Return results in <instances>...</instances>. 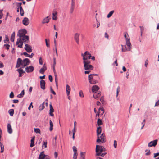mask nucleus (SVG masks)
Here are the masks:
<instances>
[{
    "label": "nucleus",
    "instance_id": "nucleus-45",
    "mask_svg": "<svg viewBox=\"0 0 159 159\" xmlns=\"http://www.w3.org/2000/svg\"><path fill=\"white\" fill-rule=\"evenodd\" d=\"M0 146L1 147V152H2V153L3 152H4V145H3V144L2 143V144H1L0 145Z\"/></svg>",
    "mask_w": 159,
    "mask_h": 159
},
{
    "label": "nucleus",
    "instance_id": "nucleus-17",
    "mask_svg": "<svg viewBox=\"0 0 159 159\" xmlns=\"http://www.w3.org/2000/svg\"><path fill=\"white\" fill-rule=\"evenodd\" d=\"M99 88V87L98 86L96 85H94L92 88V92L95 93L98 90Z\"/></svg>",
    "mask_w": 159,
    "mask_h": 159
},
{
    "label": "nucleus",
    "instance_id": "nucleus-55",
    "mask_svg": "<svg viewBox=\"0 0 159 159\" xmlns=\"http://www.w3.org/2000/svg\"><path fill=\"white\" fill-rule=\"evenodd\" d=\"M4 47H5L8 50L10 47V45L9 44H4Z\"/></svg>",
    "mask_w": 159,
    "mask_h": 159
},
{
    "label": "nucleus",
    "instance_id": "nucleus-8",
    "mask_svg": "<svg viewBox=\"0 0 159 159\" xmlns=\"http://www.w3.org/2000/svg\"><path fill=\"white\" fill-rule=\"evenodd\" d=\"M23 62V60H22L20 58H18L17 62L16 65V68H19L20 66L22 65V62Z\"/></svg>",
    "mask_w": 159,
    "mask_h": 159
},
{
    "label": "nucleus",
    "instance_id": "nucleus-60",
    "mask_svg": "<svg viewBox=\"0 0 159 159\" xmlns=\"http://www.w3.org/2000/svg\"><path fill=\"white\" fill-rule=\"evenodd\" d=\"M75 0H71V6L75 7Z\"/></svg>",
    "mask_w": 159,
    "mask_h": 159
},
{
    "label": "nucleus",
    "instance_id": "nucleus-18",
    "mask_svg": "<svg viewBox=\"0 0 159 159\" xmlns=\"http://www.w3.org/2000/svg\"><path fill=\"white\" fill-rule=\"evenodd\" d=\"M50 112H49V115L52 116H54V114H53V112L54 111V110L53 107L52 106L51 104L50 105Z\"/></svg>",
    "mask_w": 159,
    "mask_h": 159
},
{
    "label": "nucleus",
    "instance_id": "nucleus-53",
    "mask_svg": "<svg viewBox=\"0 0 159 159\" xmlns=\"http://www.w3.org/2000/svg\"><path fill=\"white\" fill-rule=\"evenodd\" d=\"M78 154L77 153H74L73 155V159H77Z\"/></svg>",
    "mask_w": 159,
    "mask_h": 159
},
{
    "label": "nucleus",
    "instance_id": "nucleus-29",
    "mask_svg": "<svg viewBox=\"0 0 159 159\" xmlns=\"http://www.w3.org/2000/svg\"><path fill=\"white\" fill-rule=\"evenodd\" d=\"M34 138H35V136H34L33 138H32L31 140V143H30V146L31 147H33L34 145Z\"/></svg>",
    "mask_w": 159,
    "mask_h": 159
},
{
    "label": "nucleus",
    "instance_id": "nucleus-33",
    "mask_svg": "<svg viewBox=\"0 0 159 159\" xmlns=\"http://www.w3.org/2000/svg\"><path fill=\"white\" fill-rule=\"evenodd\" d=\"M4 43H9V39L7 35H6L5 39L4 40Z\"/></svg>",
    "mask_w": 159,
    "mask_h": 159
},
{
    "label": "nucleus",
    "instance_id": "nucleus-61",
    "mask_svg": "<svg viewBox=\"0 0 159 159\" xmlns=\"http://www.w3.org/2000/svg\"><path fill=\"white\" fill-rule=\"evenodd\" d=\"M117 145V142L116 140L114 141V146L115 148H116Z\"/></svg>",
    "mask_w": 159,
    "mask_h": 159
},
{
    "label": "nucleus",
    "instance_id": "nucleus-27",
    "mask_svg": "<svg viewBox=\"0 0 159 159\" xmlns=\"http://www.w3.org/2000/svg\"><path fill=\"white\" fill-rule=\"evenodd\" d=\"M45 108L44 107V102L43 103L41 104L39 107V109L40 111H41L43 110Z\"/></svg>",
    "mask_w": 159,
    "mask_h": 159
},
{
    "label": "nucleus",
    "instance_id": "nucleus-52",
    "mask_svg": "<svg viewBox=\"0 0 159 159\" xmlns=\"http://www.w3.org/2000/svg\"><path fill=\"white\" fill-rule=\"evenodd\" d=\"M50 91L53 94L55 95L56 94V93L53 90V89H52V87H50Z\"/></svg>",
    "mask_w": 159,
    "mask_h": 159
},
{
    "label": "nucleus",
    "instance_id": "nucleus-59",
    "mask_svg": "<svg viewBox=\"0 0 159 159\" xmlns=\"http://www.w3.org/2000/svg\"><path fill=\"white\" fill-rule=\"evenodd\" d=\"M148 63V59H147L145 61V66L146 67H147V65Z\"/></svg>",
    "mask_w": 159,
    "mask_h": 159
},
{
    "label": "nucleus",
    "instance_id": "nucleus-37",
    "mask_svg": "<svg viewBox=\"0 0 159 159\" xmlns=\"http://www.w3.org/2000/svg\"><path fill=\"white\" fill-rule=\"evenodd\" d=\"M89 82L90 84H94L97 83V81L95 79H92L90 81V82Z\"/></svg>",
    "mask_w": 159,
    "mask_h": 159
},
{
    "label": "nucleus",
    "instance_id": "nucleus-41",
    "mask_svg": "<svg viewBox=\"0 0 159 159\" xmlns=\"http://www.w3.org/2000/svg\"><path fill=\"white\" fill-rule=\"evenodd\" d=\"M93 74H90L88 76V80L90 82V81L92 79H93V75H94Z\"/></svg>",
    "mask_w": 159,
    "mask_h": 159
},
{
    "label": "nucleus",
    "instance_id": "nucleus-36",
    "mask_svg": "<svg viewBox=\"0 0 159 159\" xmlns=\"http://www.w3.org/2000/svg\"><path fill=\"white\" fill-rule=\"evenodd\" d=\"M8 112L11 116H12L14 113V110L13 109H10L9 110Z\"/></svg>",
    "mask_w": 159,
    "mask_h": 159
},
{
    "label": "nucleus",
    "instance_id": "nucleus-57",
    "mask_svg": "<svg viewBox=\"0 0 159 159\" xmlns=\"http://www.w3.org/2000/svg\"><path fill=\"white\" fill-rule=\"evenodd\" d=\"M48 78L50 82H52L53 81V78L52 76L51 75H49Z\"/></svg>",
    "mask_w": 159,
    "mask_h": 159
},
{
    "label": "nucleus",
    "instance_id": "nucleus-6",
    "mask_svg": "<svg viewBox=\"0 0 159 159\" xmlns=\"http://www.w3.org/2000/svg\"><path fill=\"white\" fill-rule=\"evenodd\" d=\"M23 42H22V40L21 38H18L17 41L16 43V44L18 45V47L20 48H23Z\"/></svg>",
    "mask_w": 159,
    "mask_h": 159
},
{
    "label": "nucleus",
    "instance_id": "nucleus-34",
    "mask_svg": "<svg viewBox=\"0 0 159 159\" xmlns=\"http://www.w3.org/2000/svg\"><path fill=\"white\" fill-rule=\"evenodd\" d=\"M115 11L114 10H112L107 15V17L108 18L110 17L113 15Z\"/></svg>",
    "mask_w": 159,
    "mask_h": 159
},
{
    "label": "nucleus",
    "instance_id": "nucleus-42",
    "mask_svg": "<svg viewBox=\"0 0 159 159\" xmlns=\"http://www.w3.org/2000/svg\"><path fill=\"white\" fill-rule=\"evenodd\" d=\"M139 27L141 30V36H142V35L144 31V27L142 26H140Z\"/></svg>",
    "mask_w": 159,
    "mask_h": 159
},
{
    "label": "nucleus",
    "instance_id": "nucleus-48",
    "mask_svg": "<svg viewBox=\"0 0 159 159\" xmlns=\"http://www.w3.org/2000/svg\"><path fill=\"white\" fill-rule=\"evenodd\" d=\"M73 149L74 151V153L77 152V150L75 146H74L73 147Z\"/></svg>",
    "mask_w": 159,
    "mask_h": 159
},
{
    "label": "nucleus",
    "instance_id": "nucleus-49",
    "mask_svg": "<svg viewBox=\"0 0 159 159\" xmlns=\"http://www.w3.org/2000/svg\"><path fill=\"white\" fill-rule=\"evenodd\" d=\"M121 46L122 47V49H121L122 52H126V51H128V50H127V48H126V47L125 46V48H126L125 49H124L123 48V45H121Z\"/></svg>",
    "mask_w": 159,
    "mask_h": 159
},
{
    "label": "nucleus",
    "instance_id": "nucleus-23",
    "mask_svg": "<svg viewBox=\"0 0 159 159\" xmlns=\"http://www.w3.org/2000/svg\"><path fill=\"white\" fill-rule=\"evenodd\" d=\"M49 16H47L45 18H44L42 21V23L45 24L46 23H48L49 22V19H48Z\"/></svg>",
    "mask_w": 159,
    "mask_h": 159
},
{
    "label": "nucleus",
    "instance_id": "nucleus-51",
    "mask_svg": "<svg viewBox=\"0 0 159 159\" xmlns=\"http://www.w3.org/2000/svg\"><path fill=\"white\" fill-rule=\"evenodd\" d=\"M21 55H24L26 57H28L29 56V54H28L26 52H24L23 53H22L21 54Z\"/></svg>",
    "mask_w": 159,
    "mask_h": 159
},
{
    "label": "nucleus",
    "instance_id": "nucleus-38",
    "mask_svg": "<svg viewBox=\"0 0 159 159\" xmlns=\"http://www.w3.org/2000/svg\"><path fill=\"white\" fill-rule=\"evenodd\" d=\"M43 144L42 145V148H44L47 147V141H43Z\"/></svg>",
    "mask_w": 159,
    "mask_h": 159
},
{
    "label": "nucleus",
    "instance_id": "nucleus-14",
    "mask_svg": "<svg viewBox=\"0 0 159 159\" xmlns=\"http://www.w3.org/2000/svg\"><path fill=\"white\" fill-rule=\"evenodd\" d=\"M22 23L25 25H28L29 23L28 19L27 17H25L22 21Z\"/></svg>",
    "mask_w": 159,
    "mask_h": 159
},
{
    "label": "nucleus",
    "instance_id": "nucleus-25",
    "mask_svg": "<svg viewBox=\"0 0 159 159\" xmlns=\"http://www.w3.org/2000/svg\"><path fill=\"white\" fill-rule=\"evenodd\" d=\"M126 44L128 47L127 48V50L128 51H130L131 50V44L130 43V41H129L128 42H126Z\"/></svg>",
    "mask_w": 159,
    "mask_h": 159
},
{
    "label": "nucleus",
    "instance_id": "nucleus-5",
    "mask_svg": "<svg viewBox=\"0 0 159 159\" xmlns=\"http://www.w3.org/2000/svg\"><path fill=\"white\" fill-rule=\"evenodd\" d=\"M27 31L25 29L20 30L18 32L17 36H19V38H21L22 37H24L26 35Z\"/></svg>",
    "mask_w": 159,
    "mask_h": 159
},
{
    "label": "nucleus",
    "instance_id": "nucleus-13",
    "mask_svg": "<svg viewBox=\"0 0 159 159\" xmlns=\"http://www.w3.org/2000/svg\"><path fill=\"white\" fill-rule=\"evenodd\" d=\"M21 39L22 40V42L25 43H28L29 41V36L26 35L24 37H22Z\"/></svg>",
    "mask_w": 159,
    "mask_h": 159
},
{
    "label": "nucleus",
    "instance_id": "nucleus-2",
    "mask_svg": "<svg viewBox=\"0 0 159 159\" xmlns=\"http://www.w3.org/2000/svg\"><path fill=\"white\" fill-rule=\"evenodd\" d=\"M106 151V149L104 147L98 145H97L96 146V156H100L101 153L103 151Z\"/></svg>",
    "mask_w": 159,
    "mask_h": 159
},
{
    "label": "nucleus",
    "instance_id": "nucleus-50",
    "mask_svg": "<svg viewBox=\"0 0 159 159\" xmlns=\"http://www.w3.org/2000/svg\"><path fill=\"white\" fill-rule=\"evenodd\" d=\"M74 8H75V7H74V6H71V8H70V13H73V12L74 11Z\"/></svg>",
    "mask_w": 159,
    "mask_h": 159
},
{
    "label": "nucleus",
    "instance_id": "nucleus-44",
    "mask_svg": "<svg viewBox=\"0 0 159 159\" xmlns=\"http://www.w3.org/2000/svg\"><path fill=\"white\" fill-rule=\"evenodd\" d=\"M34 132L36 133H40V130L39 128H34Z\"/></svg>",
    "mask_w": 159,
    "mask_h": 159
},
{
    "label": "nucleus",
    "instance_id": "nucleus-40",
    "mask_svg": "<svg viewBox=\"0 0 159 159\" xmlns=\"http://www.w3.org/2000/svg\"><path fill=\"white\" fill-rule=\"evenodd\" d=\"M17 6L18 7V8H22L21 6L22 3L21 2H17L16 3Z\"/></svg>",
    "mask_w": 159,
    "mask_h": 159
},
{
    "label": "nucleus",
    "instance_id": "nucleus-31",
    "mask_svg": "<svg viewBox=\"0 0 159 159\" xmlns=\"http://www.w3.org/2000/svg\"><path fill=\"white\" fill-rule=\"evenodd\" d=\"M85 152H80V159H85Z\"/></svg>",
    "mask_w": 159,
    "mask_h": 159
},
{
    "label": "nucleus",
    "instance_id": "nucleus-58",
    "mask_svg": "<svg viewBox=\"0 0 159 159\" xmlns=\"http://www.w3.org/2000/svg\"><path fill=\"white\" fill-rule=\"evenodd\" d=\"M39 62L40 65H42L43 63V61L41 57H40L39 59Z\"/></svg>",
    "mask_w": 159,
    "mask_h": 159
},
{
    "label": "nucleus",
    "instance_id": "nucleus-47",
    "mask_svg": "<svg viewBox=\"0 0 159 159\" xmlns=\"http://www.w3.org/2000/svg\"><path fill=\"white\" fill-rule=\"evenodd\" d=\"M3 11V9L0 10V19H1L2 18L3 14L2 13V11Z\"/></svg>",
    "mask_w": 159,
    "mask_h": 159
},
{
    "label": "nucleus",
    "instance_id": "nucleus-24",
    "mask_svg": "<svg viewBox=\"0 0 159 159\" xmlns=\"http://www.w3.org/2000/svg\"><path fill=\"white\" fill-rule=\"evenodd\" d=\"M102 131L101 128L99 126L97 128V136H98L100 135Z\"/></svg>",
    "mask_w": 159,
    "mask_h": 159
},
{
    "label": "nucleus",
    "instance_id": "nucleus-32",
    "mask_svg": "<svg viewBox=\"0 0 159 159\" xmlns=\"http://www.w3.org/2000/svg\"><path fill=\"white\" fill-rule=\"evenodd\" d=\"M49 123L50 125V126L49 128V130L50 131H52L53 130V124L52 121L50 120L49 121Z\"/></svg>",
    "mask_w": 159,
    "mask_h": 159
},
{
    "label": "nucleus",
    "instance_id": "nucleus-62",
    "mask_svg": "<svg viewBox=\"0 0 159 159\" xmlns=\"http://www.w3.org/2000/svg\"><path fill=\"white\" fill-rule=\"evenodd\" d=\"M76 122L75 121L74 122V127L73 130L75 131L76 130Z\"/></svg>",
    "mask_w": 159,
    "mask_h": 159
},
{
    "label": "nucleus",
    "instance_id": "nucleus-4",
    "mask_svg": "<svg viewBox=\"0 0 159 159\" xmlns=\"http://www.w3.org/2000/svg\"><path fill=\"white\" fill-rule=\"evenodd\" d=\"M82 56H83V61H90L89 60L91 57V54L88 51H86L83 54H82Z\"/></svg>",
    "mask_w": 159,
    "mask_h": 159
},
{
    "label": "nucleus",
    "instance_id": "nucleus-9",
    "mask_svg": "<svg viewBox=\"0 0 159 159\" xmlns=\"http://www.w3.org/2000/svg\"><path fill=\"white\" fill-rule=\"evenodd\" d=\"M157 139L150 142L148 144V146L149 147H151L152 146L155 147L157 144Z\"/></svg>",
    "mask_w": 159,
    "mask_h": 159
},
{
    "label": "nucleus",
    "instance_id": "nucleus-12",
    "mask_svg": "<svg viewBox=\"0 0 159 159\" xmlns=\"http://www.w3.org/2000/svg\"><path fill=\"white\" fill-rule=\"evenodd\" d=\"M34 68L32 66H30L25 68V71L27 73L31 72L34 70Z\"/></svg>",
    "mask_w": 159,
    "mask_h": 159
},
{
    "label": "nucleus",
    "instance_id": "nucleus-28",
    "mask_svg": "<svg viewBox=\"0 0 159 159\" xmlns=\"http://www.w3.org/2000/svg\"><path fill=\"white\" fill-rule=\"evenodd\" d=\"M15 32H14L12 34L11 38L10 40L11 41L13 42L14 41V39L15 37Z\"/></svg>",
    "mask_w": 159,
    "mask_h": 159
},
{
    "label": "nucleus",
    "instance_id": "nucleus-22",
    "mask_svg": "<svg viewBox=\"0 0 159 159\" xmlns=\"http://www.w3.org/2000/svg\"><path fill=\"white\" fill-rule=\"evenodd\" d=\"M44 152H41L40 154L39 157V159H44L45 155L44 154Z\"/></svg>",
    "mask_w": 159,
    "mask_h": 159
},
{
    "label": "nucleus",
    "instance_id": "nucleus-39",
    "mask_svg": "<svg viewBox=\"0 0 159 159\" xmlns=\"http://www.w3.org/2000/svg\"><path fill=\"white\" fill-rule=\"evenodd\" d=\"M102 120L99 118L98 119L97 121V124L98 126L101 125L102 124Z\"/></svg>",
    "mask_w": 159,
    "mask_h": 159
},
{
    "label": "nucleus",
    "instance_id": "nucleus-20",
    "mask_svg": "<svg viewBox=\"0 0 159 159\" xmlns=\"http://www.w3.org/2000/svg\"><path fill=\"white\" fill-rule=\"evenodd\" d=\"M7 132L9 134H11L12 133V129L11 126L10 124L8 123L7 125Z\"/></svg>",
    "mask_w": 159,
    "mask_h": 159
},
{
    "label": "nucleus",
    "instance_id": "nucleus-10",
    "mask_svg": "<svg viewBox=\"0 0 159 159\" xmlns=\"http://www.w3.org/2000/svg\"><path fill=\"white\" fill-rule=\"evenodd\" d=\"M101 111H102V113H101V115H103L104 113V110L103 107H100L98 109V111L96 115V116H97L98 117L99 116L100 113H101Z\"/></svg>",
    "mask_w": 159,
    "mask_h": 159
},
{
    "label": "nucleus",
    "instance_id": "nucleus-26",
    "mask_svg": "<svg viewBox=\"0 0 159 159\" xmlns=\"http://www.w3.org/2000/svg\"><path fill=\"white\" fill-rule=\"evenodd\" d=\"M100 93V92H99L98 93H95L93 95V97L95 99L99 98L101 96Z\"/></svg>",
    "mask_w": 159,
    "mask_h": 159
},
{
    "label": "nucleus",
    "instance_id": "nucleus-64",
    "mask_svg": "<svg viewBox=\"0 0 159 159\" xmlns=\"http://www.w3.org/2000/svg\"><path fill=\"white\" fill-rule=\"evenodd\" d=\"M125 39L126 40V42H128L129 41H130V38L128 36V34H127V37L126 38H125Z\"/></svg>",
    "mask_w": 159,
    "mask_h": 159
},
{
    "label": "nucleus",
    "instance_id": "nucleus-7",
    "mask_svg": "<svg viewBox=\"0 0 159 159\" xmlns=\"http://www.w3.org/2000/svg\"><path fill=\"white\" fill-rule=\"evenodd\" d=\"M24 49L28 53H30L32 51V49L31 48V46L27 44H25Z\"/></svg>",
    "mask_w": 159,
    "mask_h": 159
},
{
    "label": "nucleus",
    "instance_id": "nucleus-21",
    "mask_svg": "<svg viewBox=\"0 0 159 159\" xmlns=\"http://www.w3.org/2000/svg\"><path fill=\"white\" fill-rule=\"evenodd\" d=\"M66 90L67 95V96H69L70 93V86L68 84H67L66 85Z\"/></svg>",
    "mask_w": 159,
    "mask_h": 159
},
{
    "label": "nucleus",
    "instance_id": "nucleus-63",
    "mask_svg": "<svg viewBox=\"0 0 159 159\" xmlns=\"http://www.w3.org/2000/svg\"><path fill=\"white\" fill-rule=\"evenodd\" d=\"M45 43H46V44L47 47H50V45L49 43H48L47 42V39H45Z\"/></svg>",
    "mask_w": 159,
    "mask_h": 159
},
{
    "label": "nucleus",
    "instance_id": "nucleus-11",
    "mask_svg": "<svg viewBox=\"0 0 159 159\" xmlns=\"http://www.w3.org/2000/svg\"><path fill=\"white\" fill-rule=\"evenodd\" d=\"M47 70V66L45 64H44L40 70L39 72L42 74H43L45 71Z\"/></svg>",
    "mask_w": 159,
    "mask_h": 159
},
{
    "label": "nucleus",
    "instance_id": "nucleus-46",
    "mask_svg": "<svg viewBox=\"0 0 159 159\" xmlns=\"http://www.w3.org/2000/svg\"><path fill=\"white\" fill-rule=\"evenodd\" d=\"M79 94L80 96V97L83 98V97H84V95L83 93V92L82 91L80 90L79 92Z\"/></svg>",
    "mask_w": 159,
    "mask_h": 159
},
{
    "label": "nucleus",
    "instance_id": "nucleus-30",
    "mask_svg": "<svg viewBox=\"0 0 159 159\" xmlns=\"http://www.w3.org/2000/svg\"><path fill=\"white\" fill-rule=\"evenodd\" d=\"M52 19L54 20H56L57 19V12H55L53 13H52Z\"/></svg>",
    "mask_w": 159,
    "mask_h": 159
},
{
    "label": "nucleus",
    "instance_id": "nucleus-15",
    "mask_svg": "<svg viewBox=\"0 0 159 159\" xmlns=\"http://www.w3.org/2000/svg\"><path fill=\"white\" fill-rule=\"evenodd\" d=\"M41 88L43 90L45 89V82L44 80H42L40 81Z\"/></svg>",
    "mask_w": 159,
    "mask_h": 159
},
{
    "label": "nucleus",
    "instance_id": "nucleus-54",
    "mask_svg": "<svg viewBox=\"0 0 159 159\" xmlns=\"http://www.w3.org/2000/svg\"><path fill=\"white\" fill-rule=\"evenodd\" d=\"M120 90V87L118 86L117 89L116 97H117L118 95L119 91Z\"/></svg>",
    "mask_w": 159,
    "mask_h": 159
},
{
    "label": "nucleus",
    "instance_id": "nucleus-16",
    "mask_svg": "<svg viewBox=\"0 0 159 159\" xmlns=\"http://www.w3.org/2000/svg\"><path fill=\"white\" fill-rule=\"evenodd\" d=\"M16 71H18L19 72V77H20L22 76L23 75V74L25 73V71H23L21 68L17 69Z\"/></svg>",
    "mask_w": 159,
    "mask_h": 159
},
{
    "label": "nucleus",
    "instance_id": "nucleus-19",
    "mask_svg": "<svg viewBox=\"0 0 159 159\" xmlns=\"http://www.w3.org/2000/svg\"><path fill=\"white\" fill-rule=\"evenodd\" d=\"M80 34L76 33L74 35V39L78 44H79V39Z\"/></svg>",
    "mask_w": 159,
    "mask_h": 159
},
{
    "label": "nucleus",
    "instance_id": "nucleus-1",
    "mask_svg": "<svg viewBox=\"0 0 159 159\" xmlns=\"http://www.w3.org/2000/svg\"><path fill=\"white\" fill-rule=\"evenodd\" d=\"M90 61H83L84 66L85 70H92L93 69V66L90 64Z\"/></svg>",
    "mask_w": 159,
    "mask_h": 159
},
{
    "label": "nucleus",
    "instance_id": "nucleus-35",
    "mask_svg": "<svg viewBox=\"0 0 159 159\" xmlns=\"http://www.w3.org/2000/svg\"><path fill=\"white\" fill-rule=\"evenodd\" d=\"M23 62L28 65L30 62V61L29 59L26 58L23 60Z\"/></svg>",
    "mask_w": 159,
    "mask_h": 159
},
{
    "label": "nucleus",
    "instance_id": "nucleus-56",
    "mask_svg": "<svg viewBox=\"0 0 159 159\" xmlns=\"http://www.w3.org/2000/svg\"><path fill=\"white\" fill-rule=\"evenodd\" d=\"M9 97L11 98H14V94L12 92H11V93L10 94Z\"/></svg>",
    "mask_w": 159,
    "mask_h": 159
},
{
    "label": "nucleus",
    "instance_id": "nucleus-43",
    "mask_svg": "<svg viewBox=\"0 0 159 159\" xmlns=\"http://www.w3.org/2000/svg\"><path fill=\"white\" fill-rule=\"evenodd\" d=\"M20 13L21 16H23L24 14V11L22 8H20Z\"/></svg>",
    "mask_w": 159,
    "mask_h": 159
},
{
    "label": "nucleus",
    "instance_id": "nucleus-3",
    "mask_svg": "<svg viewBox=\"0 0 159 159\" xmlns=\"http://www.w3.org/2000/svg\"><path fill=\"white\" fill-rule=\"evenodd\" d=\"M105 134L104 133L102 134L101 135L97 136V139L96 142L98 143H103L105 142Z\"/></svg>",
    "mask_w": 159,
    "mask_h": 159
}]
</instances>
